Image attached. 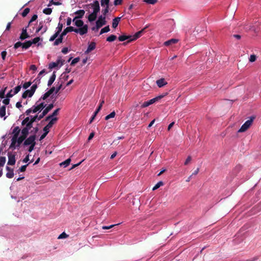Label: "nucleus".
I'll list each match as a JSON object with an SVG mask.
<instances>
[{
	"label": "nucleus",
	"mask_w": 261,
	"mask_h": 261,
	"mask_svg": "<svg viewBox=\"0 0 261 261\" xmlns=\"http://www.w3.org/2000/svg\"><path fill=\"white\" fill-rule=\"evenodd\" d=\"M63 27V24L61 23H59L58 27L57 28L58 30L57 32H58L60 34L62 30Z\"/></svg>",
	"instance_id": "nucleus-45"
},
{
	"label": "nucleus",
	"mask_w": 261,
	"mask_h": 261,
	"mask_svg": "<svg viewBox=\"0 0 261 261\" xmlns=\"http://www.w3.org/2000/svg\"><path fill=\"white\" fill-rule=\"evenodd\" d=\"M119 224H113V225H111L110 226H103L102 227V228L103 229H110V228H111L112 227H113L114 226H116V225H119Z\"/></svg>",
	"instance_id": "nucleus-55"
},
{
	"label": "nucleus",
	"mask_w": 261,
	"mask_h": 261,
	"mask_svg": "<svg viewBox=\"0 0 261 261\" xmlns=\"http://www.w3.org/2000/svg\"><path fill=\"white\" fill-rule=\"evenodd\" d=\"M28 165L29 164H25L24 165L22 166L17 170L18 173H19L20 172H24L26 170V168Z\"/></svg>",
	"instance_id": "nucleus-41"
},
{
	"label": "nucleus",
	"mask_w": 261,
	"mask_h": 261,
	"mask_svg": "<svg viewBox=\"0 0 261 261\" xmlns=\"http://www.w3.org/2000/svg\"><path fill=\"white\" fill-rule=\"evenodd\" d=\"M12 90H11L6 95V97L7 98H10V97H12L14 95H15L13 93H12Z\"/></svg>",
	"instance_id": "nucleus-59"
},
{
	"label": "nucleus",
	"mask_w": 261,
	"mask_h": 261,
	"mask_svg": "<svg viewBox=\"0 0 261 261\" xmlns=\"http://www.w3.org/2000/svg\"><path fill=\"white\" fill-rule=\"evenodd\" d=\"M37 118H38V115H36L35 116L30 117H27L24 118L22 122V125H25L22 129L21 130V134L28 135L29 134V130L33 127V123L36 121Z\"/></svg>",
	"instance_id": "nucleus-1"
},
{
	"label": "nucleus",
	"mask_w": 261,
	"mask_h": 261,
	"mask_svg": "<svg viewBox=\"0 0 261 261\" xmlns=\"http://www.w3.org/2000/svg\"><path fill=\"white\" fill-rule=\"evenodd\" d=\"M80 61V58L79 57H77V58H74L71 62V66H73L74 65H75L76 63H77L79 61Z\"/></svg>",
	"instance_id": "nucleus-50"
},
{
	"label": "nucleus",
	"mask_w": 261,
	"mask_h": 261,
	"mask_svg": "<svg viewBox=\"0 0 261 261\" xmlns=\"http://www.w3.org/2000/svg\"><path fill=\"white\" fill-rule=\"evenodd\" d=\"M74 28L73 27H68L61 33L62 36H65L68 32H74Z\"/></svg>",
	"instance_id": "nucleus-20"
},
{
	"label": "nucleus",
	"mask_w": 261,
	"mask_h": 261,
	"mask_svg": "<svg viewBox=\"0 0 261 261\" xmlns=\"http://www.w3.org/2000/svg\"><path fill=\"white\" fill-rule=\"evenodd\" d=\"M42 28H43V23L42 22H40L39 23V27H38V28L36 30V33L39 32L40 31H41L42 29Z\"/></svg>",
	"instance_id": "nucleus-63"
},
{
	"label": "nucleus",
	"mask_w": 261,
	"mask_h": 261,
	"mask_svg": "<svg viewBox=\"0 0 261 261\" xmlns=\"http://www.w3.org/2000/svg\"><path fill=\"white\" fill-rule=\"evenodd\" d=\"M30 11V9L29 8H25L23 10L22 13H21L22 16L23 17H25L28 15V14L29 13Z\"/></svg>",
	"instance_id": "nucleus-42"
},
{
	"label": "nucleus",
	"mask_w": 261,
	"mask_h": 261,
	"mask_svg": "<svg viewBox=\"0 0 261 261\" xmlns=\"http://www.w3.org/2000/svg\"><path fill=\"white\" fill-rule=\"evenodd\" d=\"M96 47V43L94 42H91L88 45V48L85 51L86 54H88L91 51L94 50Z\"/></svg>",
	"instance_id": "nucleus-15"
},
{
	"label": "nucleus",
	"mask_w": 261,
	"mask_h": 261,
	"mask_svg": "<svg viewBox=\"0 0 261 261\" xmlns=\"http://www.w3.org/2000/svg\"><path fill=\"white\" fill-rule=\"evenodd\" d=\"M43 12L46 15H49L52 12V9L49 8H45L43 10Z\"/></svg>",
	"instance_id": "nucleus-39"
},
{
	"label": "nucleus",
	"mask_w": 261,
	"mask_h": 261,
	"mask_svg": "<svg viewBox=\"0 0 261 261\" xmlns=\"http://www.w3.org/2000/svg\"><path fill=\"white\" fill-rule=\"evenodd\" d=\"M158 0H144L143 2L146 4L154 5L158 2Z\"/></svg>",
	"instance_id": "nucleus-40"
},
{
	"label": "nucleus",
	"mask_w": 261,
	"mask_h": 261,
	"mask_svg": "<svg viewBox=\"0 0 261 261\" xmlns=\"http://www.w3.org/2000/svg\"><path fill=\"white\" fill-rule=\"evenodd\" d=\"M106 8L102 10V13L104 15H106L109 12V5H106Z\"/></svg>",
	"instance_id": "nucleus-56"
},
{
	"label": "nucleus",
	"mask_w": 261,
	"mask_h": 261,
	"mask_svg": "<svg viewBox=\"0 0 261 261\" xmlns=\"http://www.w3.org/2000/svg\"><path fill=\"white\" fill-rule=\"evenodd\" d=\"M164 183L162 181H159L153 187L152 190L154 191L159 188L161 186H163Z\"/></svg>",
	"instance_id": "nucleus-32"
},
{
	"label": "nucleus",
	"mask_w": 261,
	"mask_h": 261,
	"mask_svg": "<svg viewBox=\"0 0 261 261\" xmlns=\"http://www.w3.org/2000/svg\"><path fill=\"white\" fill-rule=\"evenodd\" d=\"M15 155L13 153L8 152V162L7 163H15Z\"/></svg>",
	"instance_id": "nucleus-18"
},
{
	"label": "nucleus",
	"mask_w": 261,
	"mask_h": 261,
	"mask_svg": "<svg viewBox=\"0 0 261 261\" xmlns=\"http://www.w3.org/2000/svg\"><path fill=\"white\" fill-rule=\"evenodd\" d=\"M7 173L6 176L8 178H12L14 175V169L8 166H6Z\"/></svg>",
	"instance_id": "nucleus-12"
},
{
	"label": "nucleus",
	"mask_w": 261,
	"mask_h": 261,
	"mask_svg": "<svg viewBox=\"0 0 261 261\" xmlns=\"http://www.w3.org/2000/svg\"><path fill=\"white\" fill-rule=\"evenodd\" d=\"M7 89V87H5V88L4 89H2L1 91H0V98L1 99H3L5 97V91Z\"/></svg>",
	"instance_id": "nucleus-38"
},
{
	"label": "nucleus",
	"mask_w": 261,
	"mask_h": 261,
	"mask_svg": "<svg viewBox=\"0 0 261 261\" xmlns=\"http://www.w3.org/2000/svg\"><path fill=\"white\" fill-rule=\"evenodd\" d=\"M54 106L53 103L49 104L47 107L45 108V109L41 112V114L38 116V118H37V120H40L42 118H43L53 108Z\"/></svg>",
	"instance_id": "nucleus-7"
},
{
	"label": "nucleus",
	"mask_w": 261,
	"mask_h": 261,
	"mask_svg": "<svg viewBox=\"0 0 261 261\" xmlns=\"http://www.w3.org/2000/svg\"><path fill=\"white\" fill-rule=\"evenodd\" d=\"M21 132V129L19 127V126H16L14 128L12 131V134L13 135L12 138H14L15 139L16 137L19 136V134Z\"/></svg>",
	"instance_id": "nucleus-16"
},
{
	"label": "nucleus",
	"mask_w": 261,
	"mask_h": 261,
	"mask_svg": "<svg viewBox=\"0 0 261 261\" xmlns=\"http://www.w3.org/2000/svg\"><path fill=\"white\" fill-rule=\"evenodd\" d=\"M178 40L176 39H171L164 42L165 46H169L172 44L176 43L178 42Z\"/></svg>",
	"instance_id": "nucleus-21"
},
{
	"label": "nucleus",
	"mask_w": 261,
	"mask_h": 261,
	"mask_svg": "<svg viewBox=\"0 0 261 261\" xmlns=\"http://www.w3.org/2000/svg\"><path fill=\"white\" fill-rule=\"evenodd\" d=\"M20 46H22V43H21V42L20 41H18L17 42H16L14 45V48L15 49H17L18 48V47H20Z\"/></svg>",
	"instance_id": "nucleus-49"
},
{
	"label": "nucleus",
	"mask_w": 261,
	"mask_h": 261,
	"mask_svg": "<svg viewBox=\"0 0 261 261\" xmlns=\"http://www.w3.org/2000/svg\"><path fill=\"white\" fill-rule=\"evenodd\" d=\"M51 94L48 92L47 91L44 94H43L39 99V100H45L47 98H48Z\"/></svg>",
	"instance_id": "nucleus-34"
},
{
	"label": "nucleus",
	"mask_w": 261,
	"mask_h": 261,
	"mask_svg": "<svg viewBox=\"0 0 261 261\" xmlns=\"http://www.w3.org/2000/svg\"><path fill=\"white\" fill-rule=\"evenodd\" d=\"M32 42H31V40L27 41L24 43H22V48L24 49L29 48L32 45Z\"/></svg>",
	"instance_id": "nucleus-28"
},
{
	"label": "nucleus",
	"mask_w": 261,
	"mask_h": 261,
	"mask_svg": "<svg viewBox=\"0 0 261 261\" xmlns=\"http://www.w3.org/2000/svg\"><path fill=\"white\" fill-rule=\"evenodd\" d=\"M60 111V108H58V109H57L56 110H55L54 112L51 114L50 115L51 116V117L53 118V117L55 116H57L58 114V113Z\"/></svg>",
	"instance_id": "nucleus-53"
},
{
	"label": "nucleus",
	"mask_w": 261,
	"mask_h": 261,
	"mask_svg": "<svg viewBox=\"0 0 261 261\" xmlns=\"http://www.w3.org/2000/svg\"><path fill=\"white\" fill-rule=\"evenodd\" d=\"M256 60V56L255 55H251L249 58V61L253 62Z\"/></svg>",
	"instance_id": "nucleus-48"
},
{
	"label": "nucleus",
	"mask_w": 261,
	"mask_h": 261,
	"mask_svg": "<svg viewBox=\"0 0 261 261\" xmlns=\"http://www.w3.org/2000/svg\"><path fill=\"white\" fill-rule=\"evenodd\" d=\"M97 16V14L92 12L88 16V20L90 22H92V21H94L96 19Z\"/></svg>",
	"instance_id": "nucleus-25"
},
{
	"label": "nucleus",
	"mask_w": 261,
	"mask_h": 261,
	"mask_svg": "<svg viewBox=\"0 0 261 261\" xmlns=\"http://www.w3.org/2000/svg\"><path fill=\"white\" fill-rule=\"evenodd\" d=\"M75 25L77 27H82L84 26V22L82 20H76L74 22Z\"/></svg>",
	"instance_id": "nucleus-31"
},
{
	"label": "nucleus",
	"mask_w": 261,
	"mask_h": 261,
	"mask_svg": "<svg viewBox=\"0 0 261 261\" xmlns=\"http://www.w3.org/2000/svg\"><path fill=\"white\" fill-rule=\"evenodd\" d=\"M116 115V113L114 111L111 112L110 114L106 116L105 117V120H107L111 118H114Z\"/></svg>",
	"instance_id": "nucleus-36"
},
{
	"label": "nucleus",
	"mask_w": 261,
	"mask_h": 261,
	"mask_svg": "<svg viewBox=\"0 0 261 261\" xmlns=\"http://www.w3.org/2000/svg\"><path fill=\"white\" fill-rule=\"evenodd\" d=\"M255 118V116H252L250 117L249 119L247 120L239 129L238 133H242L246 131L249 127L251 125L253 120Z\"/></svg>",
	"instance_id": "nucleus-4"
},
{
	"label": "nucleus",
	"mask_w": 261,
	"mask_h": 261,
	"mask_svg": "<svg viewBox=\"0 0 261 261\" xmlns=\"http://www.w3.org/2000/svg\"><path fill=\"white\" fill-rule=\"evenodd\" d=\"M33 107H32V108H30V109H28L26 111H25V114L27 115H30L31 113H33Z\"/></svg>",
	"instance_id": "nucleus-61"
},
{
	"label": "nucleus",
	"mask_w": 261,
	"mask_h": 261,
	"mask_svg": "<svg viewBox=\"0 0 261 261\" xmlns=\"http://www.w3.org/2000/svg\"><path fill=\"white\" fill-rule=\"evenodd\" d=\"M44 133L41 136V137L40 138V140L43 139L46 136L47 134L48 133V132H46V131H44Z\"/></svg>",
	"instance_id": "nucleus-64"
},
{
	"label": "nucleus",
	"mask_w": 261,
	"mask_h": 261,
	"mask_svg": "<svg viewBox=\"0 0 261 261\" xmlns=\"http://www.w3.org/2000/svg\"><path fill=\"white\" fill-rule=\"evenodd\" d=\"M37 88V84H34L31 88L30 90L31 91V95H33Z\"/></svg>",
	"instance_id": "nucleus-37"
},
{
	"label": "nucleus",
	"mask_w": 261,
	"mask_h": 261,
	"mask_svg": "<svg viewBox=\"0 0 261 261\" xmlns=\"http://www.w3.org/2000/svg\"><path fill=\"white\" fill-rule=\"evenodd\" d=\"M40 100L39 99L36 102V105L33 106V113H35L37 112H41L46 106V105L44 102H42L41 103H39Z\"/></svg>",
	"instance_id": "nucleus-6"
},
{
	"label": "nucleus",
	"mask_w": 261,
	"mask_h": 261,
	"mask_svg": "<svg viewBox=\"0 0 261 261\" xmlns=\"http://www.w3.org/2000/svg\"><path fill=\"white\" fill-rule=\"evenodd\" d=\"M9 102H10V99H9V98H7H7H5V99H4L3 100V103L4 104H5V105H9Z\"/></svg>",
	"instance_id": "nucleus-62"
},
{
	"label": "nucleus",
	"mask_w": 261,
	"mask_h": 261,
	"mask_svg": "<svg viewBox=\"0 0 261 261\" xmlns=\"http://www.w3.org/2000/svg\"><path fill=\"white\" fill-rule=\"evenodd\" d=\"M143 32V30L137 32L136 33H135V34L134 35L132 36V38L130 40H128L126 42L124 43V44H125L126 43H128L132 41L136 40V39L139 38L141 36Z\"/></svg>",
	"instance_id": "nucleus-14"
},
{
	"label": "nucleus",
	"mask_w": 261,
	"mask_h": 261,
	"mask_svg": "<svg viewBox=\"0 0 261 261\" xmlns=\"http://www.w3.org/2000/svg\"><path fill=\"white\" fill-rule=\"evenodd\" d=\"M156 83L158 86L160 88L162 87L167 84V82H166L165 80L163 78L157 80Z\"/></svg>",
	"instance_id": "nucleus-17"
},
{
	"label": "nucleus",
	"mask_w": 261,
	"mask_h": 261,
	"mask_svg": "<svg viewBox=\"0 0 261 261\" xmlns=\"http://www.w3.org/2000/svg\"><path fill=\"white\" fill-rule=\"evenodd\" d=\"M132 38V36L131 35H121V36H119L118 37V40L120 41H124L126 40H130Z\"/></svg>",
	"instance_id": "nucleus-23"
},
{
	"label": "nucleus",
	"mask_w": 261,
	"mask_h": 261,
	"mask_svg": "<svg viewBox=\"0 0 261 261\" xmlns=\"http://www.w3.org/2000/svg\"><path fill=\"white\" fill-rule=\"evenodd\" d=\"M122 3V0H115L114 2V5L115 6H117L121 5Z\"/></svg>",
	"instance_id": "nucleus-58"
},
{
	"label": "nucleus",
	"mask_w": 261,
	"mask_h": 261,
	"mask_svg": "<svg viewBox=\"0 0 261 261\" xmlns=\"http://www.w3.org/2000/svg\"><path fill=\"white\" fill-rule=\"evenodd\" d=\"M27 136H28L26 135L21 134L20 136L16 137L15 139H14V138H12L10 148L14 149L16 147H19L22 142L24 141V140L27 138Z\"/></svg>",
	"instance_id": "nucleus-2"
},
{
	"label": "nucleus",
	"mask_w": 261,
	"mask_h": 261,
	"mask_svg": "<svg viewBox=\"0 0 261 261\" xmlns=\"http://www.w3.org/2000/svg\"><path fill=\"white\" fill-rule=\"evenodd\" d=\"M52 122H49V123L43 128V131H46L49 133V129L52 127L53 125Z\"/></svg>",
	"instance_id": "nucleus-29"
},
{
	"label": "nucleus",
	"mask_w": 261,
	"mask_h": 261,
	"mask_svg": "<svg viewBox=\"0 0 261 261\" xmlns=\"http://www.w3.org/2000/svg\"><path fill=\"white\" fill-rule=\"evenodd\" d=\"M92 7L93 8L94 13L96 14L100 11V6L99 3L98 1H95L94 2L93 4H91Z\"/></svg>",
	"instance_id": "nucleus-11"
},
{
	"label": "nucleus",
	"mask_w": 261,
	"mask_h": 261,
	"mask_svg": "<svg viewBox=\"0 0 261 261\" xmlns=\"http://www.w3.org/2000/svg\"><path fill=\"white\" fill-rule=\"evenodd\" d=\"M7 51H3L2 53H1V56H2V58L3 59V60H5V59H6V55H7Z\"/></svg>",
	"instance_id": "nucleus-60"
},
{
	"label": "nucleus",
	"mask_w": 261,
	"mask_h": 261,
	"mask_svg": "<svg viewBox=\"0 0 261 261\" xmlns=\"http://www.w3.org/2000/svg\"><path fill=\"white\" fill-rule=\"evenodd\" d=\"M39 128L38 127H34L33 130L31 131V133H33V135H35L38 132Z\"/></svg>",
	"instance_id": "nucleus-57"
},
{
	"label": "nucleus",
	"mask_w": 261,
	"mask_h": 261,
	"mask_svg": "<svg viewBox=\"0 0 261 261\" xmlns=\"http://www.w3.org/2000/svg\"><path fill=\"white\" fill-rule=\"evenodd\" d=\"M106 21L105 17L102 16V15L98 17V20L96 22V30H98L102 26L106 24Z\"/></svg>",
	"instance_id": "nucleus-9"
},
{
	"label": "nucleus",
	"mask_w": 261,
	"mask_h": 261,
	"mask_svg": "<svg viewBox=\"0 0 261 261\" xmlns=\"http://www.w3.org/2000/svg\"><path fill=\"white\" fill-rule=\"evenodd\" d=\"M101 6H105V5H109L110 0H101Z\"/></svg>",
	"instance_id": "nucleus-54"
},
{
	"label": "nucleus",
	"mask_w": 261,
	"mask_h": 261,
	"mask_svg": "<svg viewBox=\"0 0 261 261\" xmlns=\"http://www.w3.org/2000/svg\"><path fill=\"white\" fill-rule=\"evenodd\" d=\"M75 14L78 15V16L74 17V18L73 20V21H74L77 18H82L84 15L85 11L84 10H79L76 11L75 12Z\"/></svg>",
	"instance_id": "nucleus-19"
},
{
	"label": "nucleus",
	"mask_w": 261,
	"mask_h": 261,
	"mask_svg": "<svg viewBox=\"0 0 261 261\" xmlns=\"http://www.w3.org/2000/svg\"><path fill=\"white\" fill-rule=\"evenodd\" d=\"M68 235L64 232H62L61 234H60L59 237H58V239H65L68 237Z\"/></svg>",
	"instance_id": "nucleus-44"
},
{
	"label": "nucleus",
	"mask_w": 261,
	"mask_h": 261,
	"mask_svg": "<svg viewBox=\"0 0 261 261\" xmlns=\"http://www.w3.org/2000/svg\"><path fill=\"white\" fill-rule=\"evenodd\" d=\"M74 32L76 33H79L81 35L85 34L88 32V25L87 24H85L80 29L74 28Z\"/></svg>",
	"instance_id": "nucleus-10"
},
{
	"label": "nucleus",
	"mask_w": 261,
	"mask_h": 261,
	"mask_svg": "<svg viewBox=\"0 0 261 261\" xmlns=\"http://www.w3.org/2000/svg\"><path fill=\"white\" fill-rule=\"evenodd\" d=\"M31 91L30 90H27L25 91L22 95V98H26L28 96L29 97H31L33 95H31Z\"/></svg>",
	"instance_id": "nucleus-27"
},
{
	"label": "nucleus",
	"mask_w": 261,
	"mask_h": 261,
	"mask_svg": "<svg viewBox=\"0 0 261 261\" xmlns=\"http://www.w3.org/2000/svg\"><path fill=\"white\" fill-rule=\"evenodd\" d=\"M167 95V93H165L163 94L160 95L158 96H156L151 99H150L147 101L144 102L141 105V108H145L148 107L149 106L154 103V102L158 101L160 99L163 98L164 96Z\"/></svg>",
	"instance_id": "nucleus-5"
},
{
	"label": "nucleus",
	"mask_w": 261,
	"mask_h": 261,
	"mask_svg": "<svg viewBox=\"0 0 261 261\" xmlns=\"http://www.w3.org/2000/svg\"><path fill=\"white\" fill-rule=\"evenodd\" d=\"M29 27V25L26 27L25 28H24L22 30L21 34H20V36L19 37V38L21 40H23L26 38H28L30 37V36L28 35L27 33V28Z\"/></svg>",
	"instance_id": "nucleus-13"
},
{
	"label": "nucleus",
	"mask_w": 261,
	"mask_h": 261,
	"mask_svg": "<svg viewBox=\"0 0 261 261\" xmlns=\"http://www.w3.org/2000/svg\"><path fill=\"white\" fill-rule=\"evenodd\" d=\"M120 17H116L114 19H113L112 22V27L114 29L116 28V27L118 26V23L120 20Z\"/></svg>",
	"instance_id": "nucleus-24"
},
{
	"label": "nucleus",
	"mask_w": 261,
	"mask_h": 261,
	"mask_svg": "<svg viewBox=\"0 0 261 261\" xmlns=\"http://www.w3.org/2000/svg\"><path fill=\"white\" fill-rule=\"evenodd\" d=\"M37 18H38V16H37V15H36V14H34V15L32 17V18H31V20H30V21H29V24H28V25H29V24H30L31 22H33V21H35V20L37 19Z\"/></svg>",
	"instance_id": "nucleus-51"
},
{
	"label": "nucleus",
	"mask_w": 261,
	"mask_h": 261,
	"mask_svg": "<svg viewBox=\"0 0 261 261\" xmlns=\"http://www.w3.org/2000/svg\"><path fill=\"white\" fill-rule=\"evenodd\" d=\"M60 34L58 32H56L49 39V41H54L56 38L59 36Z\"/></svg>",
	"instance_id": "nucleus-43"
},
{
	"label": "nucleus",
	"mask_w": 261,
	"mask_h": 261,
	"mask_svg": "<svg viewBox=\"0 0 261 261\" xmlns=\"http://www.w3.org/2000/svg\"><path fill=\"white\" fill-rule=\"evenodd\" d=\"M110 31V28L109 26H106L105 28H102L100 30V34H102L103 33H107Z\"/></svg>",
	"instance_id": "nucleus-35"
},
{
	"label": "nucleus",
	"mask_w": 261,
	"mask_h": 261,
	"mask_svg": "<svg viewBox=\"0 0 261 261\" xmlns=\"http://www.w3.org/2000/svg\"><path fill=\"white\" fill-rule=\"evenodd\" d=\"M116 38H117V37L116 35H111L107 38V41L108 42H112V41L115 40L116 39Z\"/></svg>",
	"instance_id": "nucleus-33"
},
{
	"label": "nucleus",
	"mask_w": 261,
	"mask_h": 261,
	"mask_svg": "<svg viewBox=\"0 0 261 261\" xmlns=\"http://www.w3.org/2000/svg\"><path fill=\"white\" fill-rule=\"evenodd\" d=\"M63 37L64 36H62V34H61L59 37L58 39H56L54 43V45H58L60 43H61L63 41Z\"/></svg>",
	"instance_id": "nucleus-26"
},
{
	"label": "nucleus",
	"mask_w": 261,
	"mask_h": 261,
	"mask_svg": "<svg viewBox=\"0 0 261 261\" xmlns=\"http://www.w3.org/2000/svg\"><path fill=\"white\" fill-rule=\"evenodd\" d=\"M32 84V82H25L23 85V88L24 89H27L28 88H29Z\"/></svg>",
	"instance_id": "nucleus-52"
},
{
	"label": "nucleus",
	"mask_w": 261,
	"mask_h": 261,
	"mask_svg": "<svg viewBox=\"0 0 261 261\" xmlns=\"http://www.w3.org/2000/svg\"><path fill=\"white\" fill-rule=\"evenodd\" d=\"M6 115V106H3L0 108V116L3 117Z\"/></svg>",
	"instance_id": "nucleus-30"
},
{
	"label": "nucleus",
	"mask_w": 261,
	"mask_h": 261,
	"mask_svg": "<svg viewBox=\"0 0 261 261\" xmlns=\"http://www.w3.org/2000/svg\"><path fill=\"white\" fill-rule=\"evenodd\" d=\"M40 40V38L39 37H36L34 38L32 41H31V42H32V44H36L38 43Z\"/></svg>",
	"instance_id": "nucleus-47"
},
{
	"label": "nucleus",
	"mask_w": 261,
	"mask_h": 261,
	"mask_svg": "<svg viewBox=\"0 0 261 261\" xmlns=\"http://www.w3.org/2000/svg\"><path fill=\"white\" fill-rule=\"evenodd\" d=\"M56 72L54 71L53 72L52 75L50 76V77L49 78V79L48 81V83H47L48 86H50L53 84V83L54 82V81L56 79Z\"/></svg>",
	"instance_id": "nucleus-22"
},
{
	"label": "nucleus",
	"mask_w": 261,
	"mask_h": 261,
	"mask_svg": "<svg viewBox=\"0 0 261 261\" xmlns=\"http://www.w3.org/2000/svg\"><path fill=\"white\" fill-rule=\"evenodd\" d=\"M36 135H33L30 136L27 139L26 138L23 142V145L24 146L30 145L29 148V151L31 152L34 148L36 145Z\"/></svg>",
	"instance_id": "nucleus-3"
},
{
	"label": "nucleus",
	"mask_w": 261,
	"mask_h": 261,
	"mask_svg": "<svg viewBox=\"0 0 261 261\" xmlns=\"http://www.w3.org/2000/svg\"><path fill=\"white\" fill-rule=\"evenodd\" d=\"M64 62L65 61L64 60H62L61 58H59L56 62L50 63L48 65V68L51 69L57 67L58 66L61 67L64 64Z\"/></svg>",
	"instance_id": "nucleus-8"
},
{
	"label": "nucleus",
	"mask_w": 261,
	"mask_h": 261,
	"mask_svg": "<svg viewBox=\"0 0 261 261\" xmlns=\"http://www.w3.org/2000/svg\"><path fill=\"white\" fill-rule=\"evenodd\" d=\"M21 88V85H18L14 88V94H16L18 93Z\"/></svg>",
	"instance_id": "nucleus-46"
}]
</instances>
